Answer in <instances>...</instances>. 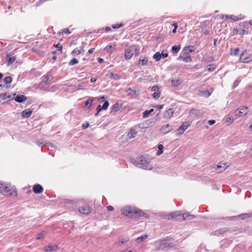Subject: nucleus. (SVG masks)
<instances>
[{"mask_svg": "<svg viewBox=\"0 0 252 252\" xmlns=\"http://www.w3.org/2000/svg\"><path fill=\"white\" fill-rule=\"evenodd\" d=\"M123 215L130 218H136L143 217L147 218L148 216L141 210L131 206H125L121 210Z\"/></svg>", "mask_w": 252, "mask_h": 252, "instance_id": "f257e3e1", "label": "nucleus"}, {"mask_svg": "<svg viewBox=\"0 0 252 252\" xmlns=\"http://www.w3.org/2000/svg\"><path fill=\"white\" fill-rule=\"evenodd\" d=\"M0 192L5 196H17L16 189L10 185L0 181Z\"/></svg>", "mask_w": 252, "mask_h": 252, "instance_id": "f03ea898", "label": "nucleus"}, {"mask_svg": "<svg viewBox=\"0 0 252 252\" xmlns=\"http://www.w3.org/2000/svg\"><path fill=\"white\" fill-rule=\"evenodd\" d=\"M194 51V47L193 46L189 45L184 47L182 53L178 57L177 60L179 61L182 60L186 63L191 62L192 59L189 54Z\"/></svg>", "mask_w": 252, "mask_h": 252, "instance_id": "7ed1b4c3", "label": "nucleus"}, {"mask_svg": "<svg viewBox=\"0 0 252 252\" xmlns=\"http://www.w3.org/2000/svg\"><path fill=\"white\" fill-rule=\"evenodd\" d=\"M140 47L137 45H132L125 50V58L126 60H130L133 55L137 56L139 54Z\"/></svg>", "mask_w": 252, "mask_h": 252, "instance_id": "20e7f679", "label": "nucleus"}, {"mask_svg": "<svg viewBox=\"0 0 252 252\" xmlns=\"http://www.w3.org/2000/svg\"><path fill=\"white\" fill-rule=\"evenodd\" d=\"M248 28L246 23L243 22L237 26L233 30V34L240 35H244L248 33Z\"/></svg>", "mask_w": 252, "mask_h": 252, "instance_id": "39448f33", "label": "nucleus"}, {"mask_svg": "<svg viewBox=\"0 0 252 252\" xmlns=\"http://www.w3.org/2000/svg\"><path fill=\"white\" fill-rule=\"evenodd\" d=\"M170 216L172 218H177V217L179 218L180 217L181 219L178 218V219L179 220H185L186 219H188L189 220L192 219L193 218H195V216L190 215L188 214H184L182 215H181L180 212L179 211H176L173 213H171Z\"/></svg>", "mask_w": 252, "mask_h": 252, "instance_id": "423d86ee", "label": "nucleus"}, {"mask_svg": "<svg viewBox=\"0 0 252 252\" xmlns=\"http://www.w3.org/2000/svg\"><path fill=\"white\" fill-rule=\"evenodd\" d=\"M240 60L242 63H250L252 61V54L247 52L246 50H244L240 55Z\"/></svg>", "mask_w": 252, "mask_h": 252, "instance_id": "0eeeda50", "label": "nucleus"}, {"mask_svg": "<svg viewBox=\"0 0 252 252\" xmlns=\"http://www.w3.org/2000/svg\"><path fill=\"white\" fill-rule=\"evenodd\" d=\"M190 123L185 122L182 123L179 128L178 129L177 135H181L184 133L185 131L190 126Z\"/></svg>", "mask_w": 252, "mask_h": 252, "instance_id": "6e6552de", "label": "nucleus"}, {"mask_svg": "<svg viewBox=\"0 0 252 252\" xmlns=\"http://www.w3.org/2000/svg\"><path fill=\"white\" fill-rule=\"evenodd\" d=\"M79 212L84 215H89L91 212V208L88 205H84L78 209Z\"/></svg>", "mask_w": 252, "mask_h": 252, "instance_id": "1a4fd4ad", "label": "nucleus"}, {"mask_svg": "<svg viewBox=\"0 0 252 252\" xmlns=\"http://www.w3.org/2000/svg\"><path fill=\"white\" fill-rule=\"evenodd\" d=\"M238 112L239 114L238 115L239 117L244 116L248 112V107L246 106H241L237 109L236 112Z\"/></svg>", "mask_w": 252, "mask_h": 252, "instance_id": "9d476101", "label": "nucleus"}, {"mask_svg": "<svg viewBox=\"0 0 252 252\" xmlns=\"http://www.w3.org/2000/svg\"><path fill=\"white\" fill-rule=\"evenodd\" d=\"M171 130V126H170L169 124H166L162 126L160 129V132L163 134H166L170 132Z\"/></svg>", "mask_w": 252, "mask_h": 252, "instance_id": "9b49d317", "label": "nucleus"}, {"mask_svg": "<svg viewBox=\"0 0 252 252\" xmlns=\"http://www.w3.org/2000/svg\"><path fill=\"white\" fill-rule=\"evenodd\" d=\"M32 191L34 193L38 194L43 192V189L40 185L36 184L33 187Z\"/></svg>", "mask_w": 252, "mask_h": 252, "instance_id": "f8f14e48", "label": "nucleus"}, {"mask_svg": "<svg viewBox=\"0 0 252 252\" xmlns=\"http://www.w3.org/2000/svg\"><path fill=\"white\" fill-rule=\"evenodd\" d=\"M148 58L146 56H141L139 59L138 64L139 65L144 66L148 64Z\"/></svg>", "mask_w": 252, "mask_h": 252, "instance_id": "ddd939ff", "label": "nucleus"}, {"mask_svg": "<svg viewBox=\"0 0 252 252\" xmlns=\"http://www.w3.org/2000/svg\"><path fill=\"white\" fill-rule=\"evenodd\" d=\"M11 99H12L11 95L8 94L6 93L0 94V101H1V100L8 101H10Z\"/></svg>", "mask_w": 252, "mask_h": 252, "instance_id": "4468645a", "label": "nucleus"}, {"mask_svg": "<svg viewBox=\"0 0 252 252\" xmlns=\"http://www.w3.org/2000/svg\"><path fill=\"white\" fill-rule=\"evenodd\" d=\"M58 249L57 245L48 246L44 248L45 252H53L56 251Z\"/></svg>", "mask_w": 252, "mask_h": 252, "instance_id": "2eb2a0df", "label": "nucleus"}, {"mask_svg": "<svg viewBox=\"0 0 252 252\" xmlns=\"http://www.w3.org/2000/svg\"><path fill=\"white\" fill-rule=\"evenodd\" d=\"M174 113V110L173 108H169L167 109L164 114V117L166 118H171Z\"/></svg>", "mask_w": 252, "mask_h": 252, "instance_id": "dca6fc26", "label": "nucleus"}, {"mask_svg": "<svg viewBox=\"0 0 252 252\" xmlns=\"http://www.w3.org/2000/svg\"><path fill=\"white\" fill-rule=\"evenodd\" d=\"M137 131L135 129L133 128H130L129 131L127 134V137L129 139H131L135 137L137 135Z\"/></svg>", "mask_w": 252, "mask_h": 252, "instance_id": "f3484780", "label": "nucleus"}, {"mask_svg": "<svg viewBox=\"0 0 252 252\" xmlns=\"http://www.w3.org/2000/svg\"><path fill=\"white\" fill-rule=\"evenodd\" d=\"M122 107V104H120L118 102L115 103L111 108L112 112H117Z\"/></svg>", "mask_w": 252, "mask_h": 252, "instance_id": "a211bd4d", "label": "nucleus"}, {"mask_svg": "<svg viewBox=\"0 0 252 252\" xmlns=\"http://www.w3.org/2000/svg\"><path fill=\"white\" fill-rule=\"evenodd\" d=\"M16 59V57H11L10 55H6V61L7 65L11 64Z\"/></svg>", "mask_w": 252, "mask_h": 252, "instance_id": "6ab92c4d", "label": "nucleus"}, {"mask_svg": "<svg viewBox=\"0 0 252 252\" xmlns=\"http://www.w3.org/2000/svg\"><path fill=\"white\" fill-rule=\"evenodd\" d=\"M15 100L17 102H22L27 100V97L24 95H19L15 98Z\"/></svg>", "mask_w": 252, "mask_h": 252, "instance_id": "aec40b11", "label": "nucleus"}, {"mask_svg": "<svg viewBox=\"0 0 252 252\" xmlns=\"http://www.w3.org/2000/svg\"><path fill=\"white\" fill-rule=\"evenodd\" d=\"M32 113V111L30 109H26L24 110L22 113V115L24 118H29Z\"/></svg>", "mask_w": 252, "mask_h": 252, "instance_id": "412c9836", "label": "nucleus"}, {"mask_svg": "<svg viewBox=\"0 0 252 252\" xmlns=\"http://www.w3.org/2000/svg\"><path fill=\"white\" fill-rule=\"evenodd\" d=\"M225 18L226 19L229 18L230 19L234 21H237L238 20H241L243 19V17H241V15H240L239 17L236 16L234 15H226Z\"/></svg>", "mask_w": 252, "mask_h": 252, "instance_id": "4be33fe9", "label": "nucleus"}, {"mask_svg": "<svg viewBox=\"0 0 252 252\" xmlns=\"http://www.w3.org/2000/svg\"><path fill=\"white\" fill-rule=\"evenodd\" d=\"M94 101V98L92 97H89L87 100L85 102V107L89 108L92 105Z\"/></svg>", "mask_w": 252, "mask_h": 252, "instance_id": "5701e85b", "label": "nucleus"}, {"mask_svg": "<svg viewBox=\"0 0 252 252\" xmlns=\"http://www.w3.org/2000/svg\"><path fill=\"white\" fill-rule=\"evenodd\" d=\"M181 46L180 45H174L172 47V52L173 53H177L181 49Z\"/></svg>", "mask_w": 252, "mask_h": 252, "instance_id": "b1692460", "label": "nucleus"}, {"mask_svg": "<svg viewBox=\"0 0 252 252\" xmlns=\"http://www.w3.org/2000/svg\"><path fill=\"white\" fill-rule=\"evenodd\" d=\"M153 58L156 61H159L161 58V55L160 54L159 52H157L156 54H155L153 57Z\"/></svg>", "mask_w": 252, "mask_h": 252, "instance_id": "393cba45", "label": "nucleus"}, {"mask_svg": "<svg viewBox=\"0 0 252 252\" xmlns=\"http://www.w3.org/2000/svg\"><path fill=\"white\" fill-rule=\"evenodd\" d=\"M45 234L46 232L44 231H42L40 233L36 235L35 238L36 240L41 239Z\"/></svg>", "mask_w": 252, "mask_h": 252, "instance_id": "a878e982", "label": "nucleus"}, {"mask_svg": "<svg viewBox=\"0 0 252 252\" xmlns=\"http://www.w3.org/2000/svg\"><path fill=\"white\" fill-rule=\"evenodd\" d=\"M216 67V65L215 64H210L207 65V68L208 71H213Z\"/></svg>", "mask_w": 252, "mask_h": 252, "instance_id": "bb28decb", "label": "nucleus"}, {"mask_svg": "<svg viewBox=\"0 0 252 252\" xmlns=\"http://www.w3.org/2000/svg\"><path fill=\"white\" fill-rule=\"evenodd\" d=\"M181 82L179 79H175L171 81L172 85L174 86H178L181 84Z\"/></svg>", "mask_w": 252, "mask_h": 252, "instance_id": "cd10ccee", "label": "nucleus"}, {"mask_svg": "<svg viewBox=\"0 0 252 252\" xmlns=\"http://www.w3.org/2000/svg\"><path fill=\"white\" fill-rule=\"evenodd\" d=\"M163 148V145H162L161 144H159V145H158V152L157 153V155L158 156H159V155H160L162 153V152H163V151H162Z\"/></svg>", "mask_w": 252, "mask_h": 252, "instance_id": "c85d7f7f", "label": "nucleus"}, {"mask_svg": "<svg viewBox=\"0 0 252 252\" xmlns=\"http://www.w3.org/2000/svg\"><path fill=\"white\" fill-rule=\"evenodd\" d=\"M109 77L111 79H113L114 80H118L120 79V77L117 74H114L112 72H111L109 75Z\"/></svg>", "mask_w": 252, "mask_h": 252, "instance_id": "c756f323", "label": "nucleus"}, {"mask_svg": "<svg viewBox=\"0 0 252 252\" xmlns=\"http://www.w3.org/2000/svg\"><path fill=\"white\" fill-rule=\"evenodd\" d=\"M78 63V61L76 58H73L69 61L68 64L69 65H73Z\"/></svg>", "mask_w": 252, "mask_h": 252, "instance_id": "7c9ffc66", "label": "nucleus"}, {"mask_svg": "<svg viewBox=\"0 0 252 252\" xmlns=\"http://www.w3.org/2000/svg\"><path fill=\"white\" fill-rule=\"evenodd\" d=\"M12 81V78L10 76H7L4 78V82L6 84H9Z\"/></svg>", "mask_w": 252, "mask_h": 252, "instance_id": "2f4dec72", "label": "nucleus"}, {"mask_svg": "<svg viewBox=\"0 0 252 252\" xmlns=\"http://www.w3.org/2000/svg\"><path fill=\"white\" fill-rule=\"evenodd\" d=\"M71 54L73 55H78L81 54V51L77 48L74 49L71 52Z\"/></svg>", "mask_w": 252, "mask_h": 252, "instance_id": "473e14b6", "label": "nucleus"}, {"mask_svg": "<svg viewBox=\"0 0 252 252\" xmlns=\"http://www.w3.org/2000/svg\"><path fill=\"white\" fill-rule=\"evenodd\" d=\"M239 53V49L238 48L236 49H231V54L233 55H237Z\"/></svg>", "mask_w": 252, "mask_h": 252, "instance_id": "72a5a7b5", "label": "nucleus"}, {"mask_svg": "<svg viewBox=\"0 0 252 252\" xmlns=\"http://www.w3.org/2000/svg\"><path fill=\"white\" fill-rule=\"evenodd\" d=\"M152 96L154 99H157L160 97V93L158 92H154V93L153 94Z\"/></svg>", "mask_w": 252, "mask_h": 252, "instance_id": "f704fd0d", "label": "nucleus"}, {"mask_svg": "<svg viewBox=\"0 0 252 252\" xmlns=\"http://www.w3.org/2000/svg\"><path fill=\"white\" fill-rule=\"evenodd\" d=\"M109 105V102L107 101H105V102L103 103V104L102 106V109L104 110H106L108 108Z\"/></svg>", "mask_w": 252, "mask_h": 252, "instance_id": "c9c22d12", "label": "nucleus"}, {"mask_svg": "<svg viewBox=\"0 0 252 252\" xmlns=\"http://www.w3.org/2000/svg\"><path fill=\"white\" fill-rule=\"evenodd\" d=\"M148 238V235L146 234H144L141 235L140 237H139L137 238V240H140L141 241H143L144 240L147 239Z\"/></svg>", "mask_w": 252, "mask_h": 252, "instance_id": "e433bc0d", "label": "nucleus"}, {"mask_svg": "<svg viewBox=\"0 0 252 252\" xmlns=\"http://www.w3.org/2000/svg\"><path fill=\"white\" fill-rule=\"evenodd\" d=\"M150 113L148 110H146L143 113V117L144 118H147L149 116Z\"/></svg>", "mask_w": 252, "mask_h": 252, "instance_id": "4c0bfd02", "label": "nucleus"}, {"mask_svg": "<svg viewBox=\"0 0 252 252\" xmlns=\"http://www.w3.org/2000/svg\"><path fill=\"white\" fill-rule=\"evenodd\" d=\"M158 90L159 87L157 85L154 86L151 89V91L154 92H158Z\"/></svg>", "mask_w": 252, "mask_h": 252, "instance_id": "58836bf2", "label": "nucleus"}, {"mask_svg": "<svg viewBox=\"0 0 252 252\" xmlns=\"http://www.w3.org/2000/svg\"><path fill=\"white\" fill-rule=\"evenodd\" d=\"M103 109H102V106L100 105H98L96 108V110H97V112L96 113V114H95V116H96L98 115L99 112L102 110Z\"/></svg>", "mask_w": 252, "mask_h": 252, "instance_id": "ea45409f", "label": "nucleus"}, {"mask_svg": "<svg viewBox=\"0 0 252 252\" xmlns=\"http://www.w3.org/2000/svg\"><path fill=\"white\" fill-rule=\"evenodd\" d=\"M161 55L163 58H165L168 57V53L166 51H163L161 52Z\"/></svg>", "mask_w": 252, "mask_h": 252, "instance_id": "a19ab883", "label": "nucleus"}, {"mask_svg": "<svg viewBox=\"0 0 252 252\" xmlns=\"http://www.w3.org/2000/svg\"><path fill=\"white\" fill-rule=\"evenodd\" d=\"M56 48L57 49L58 51H61L63 49V46L61 43H58L56 45Z\"/></svg>", "mask_w": 252, "mask_h": 252, "instance_id": "79ce46f5", "label": "nucleus"}, {"mask_svg": "<svg viewBox=\"0 0 252 252\" xmlns=\"http://www.w3.org/2000/svg\"><path fill=\"white\" fill-rule=\"evenodd\" d=\"M112 48H113V46L112 45H108L105 48V50L107 52H110Z\"/></svg>", "mask_w": 252, "mask_h": 252, "instance_id": "37998d69", "label": "nucleus"}, {"mask_svg": "<svg viewBox=\"0 0 252 252\" xmlns=\"http://www.w3.org/2000/svg\"><path fill=\"white\" fill-rule=\"evenodd\" d=\"M122 26H123L122 24H118L112 25V27L113 29H118V28H120V27H121Z\"/></svg>", "mask_w": 252, "mask_h": 252, "instance_id": "c03bdc74", "label": "nucleus"}, {"mask_svg": "<svg viewBox=\"0 0 252 252\" xmlns=\"http://www.w3.org/2000/svg\"><path fill=\"white\" fill-rule=\"evenodd\" d=\"M215 122H216L215 120H209L208 123L210 125H212L214 124L215 123Z\"/></svg>", "mask_w": 252, "mask_h": 252, "instance_id": "a18cd8bd", "label": "nucleus"}, {"mask_svg": "<svg viewBox=\"0 0 252 252\" xmlns=\"http://www.w3.org/2000/svg\"><path fill=\"white\" fill-rule=\"evenodd\" d=\"M106 208L108 211H112L114 210V208L112 206H108Z\"/></svg>", "mask_w": 252, "mask_h": 252, "instance_id": "49530a36", "label": "nucleus"}, {"mask_svg": "<svg viewBox=\"0 0 252 252\" xmlns=\"http://www.w3.org/2000/svg\"><path fill=\"white\" fill-rule=\"evenodd\" d=\"M225 164H224V166H221L220 165H218L217 166V168H220L222 167L223 168V170H225L228 167V166H226L225 167Z\"/></svg>", "mask_w": 252, "mask_h": 252, "instance_id": "de8ad7c7", "label": "nucleus"}, {"mask_svg": "<svg viewBox=\"0 0 252 252\" xmlns=\"http://www.w3.org/2000/svg\"><path fill=\"white\" fill-rule=\"evenodd\" d=\"M63 32H64L65 33H68V34L70 33V32L69 31V30L68 28H66V29L63 30Z\"/></svg>", "mask_w": 252, "mask_h": 252, "instance_id": "09e8293b", "label": "nucleus"}, {"mask_svg": "<svg viewBox=\"0 0 252 252\" xmlns=\"http://www.w3.org/2000/svg\"><path fill=\"white\" fill-rule=\"evenodd\" d=\"M106 98V97L104 96H102L101 97H98L97 98V100L100 101H103Z\"/></svg>", "mask_w": 252, "mask_h": 252, "instance_id": "8fccbe9b", "label": "nucleus"}, {"mask_svg": "<svg viewBox=\"0 0 252 252\" xmlns=\"http://www.w3.org/2000/svg\"><path fill=\"white\" fill-rule=\"evenodd\" d=\"M95 48H93L88 50V52L89 54H92L94 51Z\"/></svg>", "mask_w": 252, "mask_h": 252, "instance_id": "3c124183", "label": "nucleus"}, {"mask_svg": "<svg viewBox=\"0 0 252 252\" xmlns=\"http://www.w3.org/2000/svg\"><path fill=\"white\" fill-rule=\"evenodd\" d=\"M45 78L46 79V80L45 81V83H46V84H48L49 83V82H50L49 78L48 76H46L45 77Z\"/></svg>", "mask_w": 252, "mask_h": 252, "instance_id": "603ef678", "label": "nucleus"}, {"mask_svg": "<svg viewBox=\"0 0 252 252\" xmlns=\"http://www.w3.org/2000/svg\"><path fill=\"white\" fill-rule=\"evenodd\" d=\"M163 107V105H158L156 106V107H157L159 110L162 109Z\"/></svg>", "mask_w": 252, "mask_h": 252, "instance_id": "864d4df0", "label": "nucleus"}, {"mask_svg": "<svg viewBox=\"0 0 252 252\" xmlns=\"http://www.w3.org/2000/svg\"><path fill=\"white\" fill-rule=\"evenodd\" d=\"M96 80H97V79L95 78H92L91 79L90 81H91V82L93 83V82H95L96 81Z\"/></svg>", "mask_w": 252, "mask_h": 252, "instance_id": "5fc2aeb1", "label": "nucleus"}, {"mask_svg": "<svg viewBox=\"0 0 252 252\" xmlns=\"http://www.w3.org/2000/svg\"><path fill=\"white\" fill-rule=\"evenodd\" d=\"M227 122H230V123H232L233 122V120L231 119L230 118H227L226 120Z\"/></svg>", "mask_w": 252, "mask_h": 252, "instance_id": "6e6d98bb", "label": "nucleus"}, {"mask_svg": "<svg viewBox=\"0 0 252 252\" xmlns=\"http://www.w3.org/2000/svg\"><path fill=\"white\" fill-rule=\"evenodd\" d=\"M79 49V51H81V54L82 53H84L85 52V50L82 47H80V49Z\"/></svg>", "mask_w": 252, "mask_h": 252, "instance_id": "4d7b16f0", "label": "nucleus"}, {"mask_svg": "<svg viewBox=\"0 0 252 252\" xmlns=\"http://www.w3.org/2000/svg\"><path fill=\"white\" fill-rule=\"evenodd\" d=\"M173 26H174V29H177L178 28V25L176 23H173L172 25Z\"/></svg>", "mask_w": 252, "mask_h": 252, "instance_id": "13d9d810", "label": "nucleus"}, {"mask_svg": "<svg viewBox=\"0 0 252 252\" xmlns=\"http://www.w3.org/2000/svg\"><path fill=\"white\" fill-rule=\"evenodd\" d=\"M245 216H248V217L250 216L249 214H244L240 215V217Z\"/></svg>", "mask_w": 252, "mask_h": 252, "instance_id": "bf43d9fd", "label": "nucleus"}, {"mask_svg": "<svg viewBox=\"0 0 252 252\" xmlns=\"http://www.w3.org/2000/svg\"><path fill=\"white\" fill-rule=\"evenodd\" d=\"M123 252H132L131 250H128L127 249L123 251Z\"/></svg>", "mask_w": 252, "mask_h": 252, "instance_id": "052dcab7", "label": "nucleus"}, {"mask_svg": "<svg viewBox=\"0 0 252 252\" xmlns=\"http://www.w3.org/2000/svg\"><path fill=\"white\" fill-rule=\"evenodd\" d=\"M111 30V28H109V27H106V31L107 32H109V31H110Z\"/></svg>", "mask_w": 252, "mask_h": 252, "instance_id": "680f3d73", "label": "nucleus"}, {"mask_svg": "<svg viewBox=\"0 0 252 252\" xmlns=\"http://www.w3.org/2000/svg\"><path fill=\"white\" fill-rule=\"evenodd\" d=\"M176 30H177V29H174L172 30V33H175L176 32Z\"/></svg>", "mask_w": 252, "mask_h": 252, "instance_id": "e2e57ef3", "label": "nucleus"}, {"mask_svg": "<svg viewBox=\"0 0 252 252\" xmlns=\"http://www.w3.org/2000/svg\"><path fill=\"white\" fill-rule=\"evenodd\" d=\"M98 61L99 63H101L103 62V59L101 58H98Z\"/></svg>", "mask_w": 252, "mask_h": 252, "instance_id": "0e129e2a", "label": "nucleus"}, {"mask_svg": "<svg viewBox=\"0 0 252 252\" xmlns=\"http://www.w3.org/2000/svg\"><path fill=\"white\" fill-rule=\"evenodd\" d=\"M52 59L54 61H55L57 59V57L55 55H54V56L52 57Z\"/></svg>", "mask_w": 252, "mask_h": 252, "instance_id": "69168bd1", "label": "nucleus"}, {"mask_svg": "<svg viewBox=\"0 0 252 252\" xmlns=\"http://www.w3.org/2000/svg\"><path fill=\"white\" fill-rule=\"evenodd\" d=\"M151 114L152 112H154V109H151L150 110H148Z\"/></svg>", "mask_w": 252, "mask_h": 252, "instance_id": "338daca9", "label": "nucleus"}, {"mask_svg": "<svg viewBox=\"0 0 252 252\" xmlns=\"http://www.w3.org/2000/svg\"><path fill=\"white\" fill-rule=\"evenodd\" d=\"M250 128L251 129V130L252 131V124L250 126Z\"/></svg>", "mask_w": 252, "mask_h": 252, "instance_id": "774afa93", "label": "nucleus"}]
</instances>
